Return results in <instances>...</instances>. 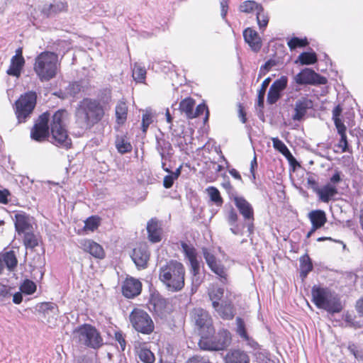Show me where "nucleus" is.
<instances>
[{
	"instance_id": "obj_1",
	"label": "nucleus",
	"mask_w": 363,
	"mask_h": 363,
	"mask_svg": "<svg viewBox=\"0 0 363 363\" xmlns=\"http://www.w3.org/2000/svg\"><path fill=\"white\" fill-rule=\"evenodd\" d=\"M111 96L106 99L86 97L79 102L74 112L75 124L83 130H91L106 116Z\"/></svg>"
},
{
	"instance_id": "obj_2",
	"label": "nucleus",
	"mask_w": 363,
	"mask_h": 363,
	"mask_svg": "<svg viewBox=\"0 0 363 363\" xmlns=\"http://www.w3.org/2000/svg\"><path fill=\"white\" fill-rule=\"evenodd\" d=\"M185 267L178 260L169 259L159 267L158 279L169 291H181L185 286Z\"/></svg>"
},
{
	"instance_id": "obj_3",
	"label": "nucleus",
	"mask_w": 363,
	"mask_h": 363,
	"mask_svg": "<svg viewBox=\"0 0 363 363\" xmlns=\"http://www.w3.org/2000/svg\"><path fill=\"white\" fill-rule=\"evenodd\" d=\"M311 301L319 309L334 314L340 313L343 306L338 295L328 287L314 285L311 289Z\"/></svg>"
},
{
	"instance_id": "obj_4",
	"label": "nucleus",
	"mask_w": 363,
	"mask_h": 363,
	"mask_svg": "<svg viewBox=\"0 0 363 363\" xmlns=\"http://www.w3.org/2000/svg\"><path fill=\"white\" fill-rule=\"evenodd\" d=\"M33 70L40 82H49L58 72V55L50 51L40 52L35 59Z\"/></svg>"
},
{
	"instance_id": "obj_5",
	"label": "nucleus",
	"mask_w": 363,
	"mask_h": 363,
	"mask_svg": "<svg viewBox=\"0 0 363 363\" xmlns=\"http://www.w3.org/2000/svg\"><path fill=\"white\" fill-rule=\"evenodd\" d=\"M73 338L79 343L94 350L100 348L103 345V337L95 326L84 323L73 330Z\"/></svg>"
},
{
	"instance_id": "obj_6",
	"label": "nucleus",
	"mask_w": 363,
	"mask_h": 363,
	"mask_svg": "<svg viewBox=\"0 0 363 363\" xmlns=\"http://www.w3.org/2000/svg\"><path fill=\"white\" fill-rule=\"evenodd\" d=\"M202 334L199 346L203 350L219 351L225 350L232 342V336L227 329L219 330L216 335Z\"/></svg>"
},
{
	"instance_id": "obj_7",
	"label": "nucleus",
	"mask_w": 363,
	"mask_h": 363,
	"mask_svg": "<svg viewBox=\"0 0 363 363\" xmlns=\"http://www.w3.org/2000/svg\"><path fill=\"white\" fill-rule=\"evenodd\" d=\"M37 94L29 91L16 101L13 108L18 123H26L33 113L37 104Z\"/></svg>"
},
{
	"instance_id": "obj_8",
	"label": "nucleus",
	"mask_w": 363,
	"mask_h": 363,
	"mask_svg": "<svg viewBox=\"0 0 363 363\" xmlns=\"http://www.w3.org/2000/svg\"><path fill=\"white\" fill-rule=\"evenodd\" d=\"M132 328L138 333L149 335L155 330V323L150 314L140 308H134L129 314Z\"/></svg>"
},
{
	"instance_id": "obj_9",
	"label": "nucleus",
	"mask_w": 363,
	"mask_h": 363,
	"mask_svg": "<svg viewBox=\"0 0 363 363\" xmlns=\"http://www.w3.org/2000/svg\"><path fill=\"white\" fill-rule=\"evenodd\" d=\"M50 113L47 111L41 113L35 121L30 129V138L38 143H43L50 137L49 121Z\"/></svg>"
},
{
	"instance_id": "obj_10",
	"label": "nucleus",
	"mask_w": 363,
	"mask_h": 363,
	"mask_svg": "<svg viewBox=\"0 0 363 363\" xmlns=\"http://www.w3.org/2000/svg\"><path fill=\"white\" fill-rule=\"evenodd\" d=\"M190 315L201 336L205 333L214 334L215 328L213 319L208 311L201 308H194L191 311Z\"/></svg>"
},
{
	"instance_id": "obj_11",
	"label": "nucleus",
	"mask_w": 363,
	"mask_h": 363,
	"mask_svg": "<svg viewBox=\"0 0 363 363\" xmlns=\"http://www.w3.org/2000/svg\"><path fill=\"white\" fill-rule=\"evenodd\" d=\"M294 82L298 85H324L328 80L312 69L304 68L294 76Z\"/></svg>"
},
{
	"instance_id": "obj_12",
	"label": "nucleus",
	"mask_w": 363,
	"mask_h": 363,
	"mask_svg": "<svg viewBox=\"0 0 363 363\" xmlns=\"http://www.w3.org/2000/svg\"><path fill=\"white\" fill-rule=\"evenodd\" d=\"M233 201L240 213L243 216L247 223L249 233H253L255 213L252 205L242 196H234Z\"/></svg>"
},
{
	"instance_id": "obj_13",
	"label": "nucleus",
	"mask_w": 363,
	"mask_h": 363,
	"mask_svg": "<svg viewBox=\"0 0 363 363\" xmlns=\"http://www.w3.org/2000/svg\"><path fill=\"white\" fill-rule=\"evenodd\" d=\"M203 255L211 270L219 277L222 283H226L228 280L227 269L220 260L217 259L215 255L206 248L203 249Z\"/></svg>"
},
{
	"instance_id": "obj_14",
	"label": "nucleus",
	"mask_w": 363,
	"mask_h": 363,
	"mask_svg": "<svg viewBox=\"0 0 363 363\" xmlns=\"http://www.w3.org/2000/svg\"><path fill=\"white\" fill-rule=\"evenodd\" d=\"M130 257L138 269L147 268L150 257L147 245L145 242L137 244L133 248Z\"/></svg>"
},
{
	"instance_id": "obj_15",
	"label": "nucleus",
	"mask_w": 363,
	"mask_h": 363,
	"mask_svg": "<svg viewBox=\"0 0 363 363\" xmlns=\"http://www.w3.org/2000/svg\"><path fill=\"white\" fill-rule=\"evenodd\" d=\"M133 351L135 355L143 363H154L155 361V356L147 342L143 340L135 341Z\"/></svg>"
},
{
	"instance_id": "obj_16",
	"label": "nucleus",
	"mask_w": 363,
	"mask_h": 363,
	"mask_svg": "<svg viewBox=\"0 0 363 363\" xmlns=\"http://www.w3.org/2000/svg\"><path fill=\"white\" fill-rule=\"evenodd\" d=\"M288 78L286 76H281L276 79L271 85L267 101L269 104H274L281 96V92L287 87Z\"/></svg>"
},
{
	"instance_id": "obj_17",
	"label": "nucleus",
	"mask_w": 363,
	"mask_h": 363,
	"mask_svg": "<svg viewBox=\"0 0 363 363\" xmlns=\"http://www.w3.org/2000/svg\"><path fill=\"white\" fill-rule=\"evenodd\" d=\"M50 142L55 146L69 149L72 147V140L69 137L66 128L50 130Z\"/></svg>"
},
{
	"instance_id": "obj_18",
	"label": "nucleus",
	"mask_w": 363,
	"mask_h": 363,
	"mask_svg": "<svg viewBox=\"0 0 363 363\" xmlns=\"http://www.w3.org/2000/svg\"><path fill=\"white\" fill-rule=\"evenodd\" d=\"M15 230L18 235L33 229L32 218L26 212L20 211L14 216Z\"/></svg>"
},
{
	"instance_id": "obj_19",
	"label": "nucleus",
	"mask_w": 363,
	"mask_h": 363,
	"mask_svg": "<svg viewBox=\"0 0 363 363\" xmlns=\"http://www.w3.org/2000/svg\"><path fill=\"white\" fill-rule=\"evenodd\" d=\"M313 102L308 97H301L298 99L294 104V113L292 115L294 121H301L303 120L308 111L312 108Z\"/></svg>"
},
{
	"instance_id": "obj_20",
	"label": "nucleus",
	"mask_w": 363,
	"mask_h": 363,
	"mask_svg": "<svg viewBox=\"0 0 363 363\" xmlns=\"http://www.w3.org/2000/svg\"><path fill=\"white\" fill-rule=\"evenodd\" d=\"M141 290V282L133 277L126 278L122 286V293L124 296L128 298H133L138 296Z\"/></svg>"
},
{
	"instance_id": "obj_21",
	"label": "nucleus",
	"mask_w": 363,
	"mask_h": 363,
	"mask_svg": "<svg viewBox=\"0 0 363 363\" xmlns=\"http://www.w3.org/2000/svg\"><path fill=\"white\" fill-rule=\"evenodd\" d=\"M80 248L95 258L102 259L105 257V251L103 247L92 240L84 239L82 240Z\"/></svg>"
},
{
	"instance_id": "obj_22",
	"label": "nucleus",
	"mask_w": 363,
	"mask_h": 363,
	"mask_svg": "<svg viewBox=\"0 0 363 363\" xmlns=\"http://www.w3.org/2000/svg\"><path fill=\"white\" fill-rule=\"evenodd\" d=\"M149 307L151 311L158 316H164L167 312V301L162 296L152 295L149 300Z\"/></svg>"
},
{
	"instance_id": "obj_23",
	"label": "nucleus",
	"mask_w": 363,
	"mask_h": 363,
	"mask_svg": "<svg viewBox=\"0 0 363 363\" xmlns=\"http://www.w3.org/2000/svg\"><path fill=\"white\" fill-rule=\"evenodd\" d=\"M243 38L251 50L255 52H259L262 46V41L258 33L252 28H247L243 30Z\"/></svg>"
},
{
	"instance_id": "obj_24",
	"label": "nucleus",
	"mask_w": 363,
	"mask_h": 363,
	"mask_svg": "<svg viewBox=\"0 0 363 363\" xmlns=\"http://www.w3.org/2000/svg\"><path fill=\"white\" fill-rule=\"evenodd\" d=\"M213 308L218 313V315L223 320H233L235 315V308L232 301L225 300L218 303L217 307Z\"/></svg>"
},
{
	"instance_id": "obj_25",
	"label": "nucleus",
	"mask_w": 363,
	"mask_h": 363,
	"mask_svg": "<svg viewBox=\"0 0 363 363\" xmlns=\"http://www.w3.org/2000/svg\"><path fill=\"white\" fill-rule=\"evenodd\" d=\"M147 238L152 243H157L162 240V229L156 218H151L147 224Z\"/></svg>"
},
{
	"instance_id": "obj_26",
	"label": "nucleus",
	"mask_w": 363,
	"mask_h": 363,
	"mask_svg": "<svg viewBox=\"0 0 363 363\" xmlns=\"http://www.w3.org/2000/svg\"><path fill=\"white\" fill-rule=\"evenodd\" d=\"M69 117V112L65 109L61 108L56 111L52 116L49 121L50 130L55 128H66V122Z\"/></svg>"
},
{
	"instance_id": "obj_27",
	"label": "nucleus",
	"mask_w": 363,
	"mask_h": 363,
	"mask_svg": "<svg viewBox=\"0 0 363 363\" xmlns=\"http://www.w3.org/2000/svg\"><path fill=\"white\" fill-rule=\"evenodd\" d=\"M68 11V3L66 1L55 0L48 6H45L42 13L47 17L55 16L62 12Z\"/></svg>"
},
{
	"instance_id": "obj_28",
	"label": "nucleus",
	"mask_w": 363,
	"mask_h": 363,
	"mask_svg": "<svg viewBox=\"0 0 363 363\" xmlns=\"http://www.w3.org/2000/svg\"><path fill=\"white\" fill-rule=\"evenodd\" d=\"M225 363H250L248 354L238 349L230 350L225 355Z\"/></svg>"
},
{
	"instance_id": "obj_29",
	"label": "nucleus",
	"mask_w": 363,
	"mask_h": 363,
	"mask_svg": "<svg viewBox=\"0 0 363 363\" xmlns=\"http://www.w3.org/2000/svg\"><path fill=\"white\" fill-rule=\"evenodd\" d=\"M128 107L123 99L118 101L115 108L116 123L120 127L123 125L128 118Z\"/></svg>"
},
{
	"instance_id": "obj_30",
	"label": "nucleus",
	"mask_w": 363,
	"mask_h": 363,
	"mask_svg": "<svg viewBox=\"0 0 363 363\" xmlns=\"http://www.w3.org/2000/svg\"><path fill=\"white\" fill-rule=\"evenodd\" d=\"M308 217L314 229L322 228L327 222L326 213L323 210L311 211L308 213Z\"/></svg>"
},
{
	"instance_id": "obj_31",
	"label": "nucleus",
	"mask_w": 363,
	"mask_h": 363,
	"mask_svg": "<svg viewBox=\"0 0 363 363\" xmlns=\"http://www.w3.org/2000/svg\"><path fill=\"white\" fill-rule=\"evenodd\" d=\"M207 294L209 299L211 301L212 307H217L218 303L223 298L224 294V289L219 286L218 284H211L208 289Z\"/></svg>"
},
{
	"instance_id": "obj_32",
	"label": "nucleus",
	"mask_w": 363,
	"mask_h": 363,
	"mask_svg": "<svg viewBox=\"0 0 363 363\" xmlns=\"http://www.w3.org/2000/svg\"><path fill=\"white\" fill-rule=\"evenodd\" d=\"M337 194V187L331 185V184H327L322 188L317 189V194L319 199L324 203H328Z\"/></svg>"
},
{
	"instance_id": "obj_33",
	"label": "nucleus",
	"mask_w": 363,
	"mask_h": 363,
	"mask_svg": "<svg viewBox=\"0 0 363 363\" xmlns=\"http://www.w3.org/2000/svg\"><path fill=\"white\" fill-rule=\"evenodd\" d=\"M23 244L26 249L33 250L38 246L40 238L39 236L35 233L34 229L22 233Z\"/></svg>"
},
{
	"instance_id": "obj_34",
	"label": "nucleus",
	"mask_w": 363,
	"mask_h": 363,
	"mask_svg": "<svg viewBox=\"0 0 363 363\" xmlns=\"http://www.w3.org/2000/svg\"><path fill=\"white\" fill-rule=\"evenodd\" d=\"M195 104L196 101L193 98L190 96L186 97L179 102V110L182 113H184L188 119H191Z\"/></svg>"
},
{
	"instance_id": "obj_35",
	"label": "nucleus",
	"mask_w": 363,
	"mask_h": 363,
	"mask_svg": "<svg viewBox=\"0 0 363 363\" xmlns=\"http://www.w3.org/2000/svg\"><path fill=\"white\" fill-rule=\"evenodd\" d=\"M25 64V60L12 57L11 64L6 71L8 75L19 77Z\"/></svg>"
},
{
	"instance_id": "obj_36",
	"label": "nucleus",
	"mask_w": 363,
	"mask_h": 363,
	"mask_svg": "<svg viewBox=\"0 0 363 363\" xmlns=\"http://www.w3.org/2000/svg\"><path fill=\"white\" fill-rule=\"evenodd\" d=\"M300 277L302 280H304L309 272H311L313 269V263L311 259L310 258L308 254H305L300 257Z\"/></svg>"
},
{
	"instance_id": "obj_37",
	"label": "nucleus",
	"mask_w": 363,
	"mask_h": 363,
	"mask_svg": "<svg viewBox=\"0 0 363 363\" xmlns=\"http://www.w3.org/2000/svg\"><path fill=\"white\" fill-rule=\"evenodd\" d=\"M3 264H5L6 268L10 271H13L18 264V259L16 255L13 250L6 252L1 255Z\"/></svg>"
},
{
	"instance_id": "obj_38",
	"label": "nucleus",
	"mask_w": 363,
	"mask_h": 363,
	"mask_svg": "<svg viewBox=\"0 0 363 363\" xmlns=\"http://www.w3.org/2000/svg\"><path fill=\"white\" fill-rule=\"evenodd\" d=\"M116 147L121 154L130 152L133 150L131 143L128 140L126 135L117 136L115 141Z\"/></svg>"
},
{
	"instance_id": "obj_39",
	"label": "nucleus",
	"mask_w": 363,
	"mask_h": 363,
	"mask_svg": "<svg viewBox=\"0 0 363 363\" xmlns=\"http://www.w3.org/2000/svg\"><path fill=\"white\" fill-rule=\"evenodd\" d=\"M263 10V6L253 0H247L242 2L239 6V11L245 13Z\"/></svg>"
},
{
	"instance_id": "obj_40",
	"label": "nucleus",
	"mask_w": 363,
	"mask_h": 363,
	"mask_svg": "<svg viewBox=\"0 0 363 363\" xmlns=\"http://www.w3.org/2000/svg\"><path fill=\"white\" fill-rule=\"evenodd\" d=\"M337 133L340 135V138L339 140L337 147L341 149L342 152H346L349 151V144L347 141V137L346 134L347 128L345 125L337 127Z\"/></svg>"
},
{
	"instance_id": "obj_41",
	"label": "nucleus",
	"mask_w": 363,
	"mask_h": 363,
	"mask_svg": "<svg viewBox=\"0 0 363 363\" xmlns=\"http://www.w3.org/2000/svg\"><path fill=\"white\" fill-rule=\"evenodd\" d=\"M206 191L210 197L211 201H212L216 206H222L223 203V199L220 195V191L216 187L208 186Z\"/></svg>"
},
{
	"instance_id": "obj_42",
	"label": "nucleus",
	"mask_w": 363,
	"mask_h": 363,
	"mask_svg": "<svg viewBox=\"0 0 363 363\" xmlns=\"http://www.w3.org/2000/svg\"><path fill=\"white\" fill-rule=\"evenodd\" d=\"M101 223V218L98 216H91L86 219L84 221V225L83 228V230L85 232L95 231Z\"/></svg>"
},
{
	"instance_id": "obj_43",
	"label": "nucleus",
	"mask_w": 363,
	"mask_h": 363,
	"mask_svg": "<svg viewBox=\"0 0 363 363\" xmlns=\"http://www.w3.org/2000/svg\"><path fill=\"white\" fill-rule=\"evenodd\" d=\"M318 61L317 55L315 52H303L301 53L296 60V63L299 62L303 65H313Z\"/></svg>"
},
{
	"instance_id": "obj_44",
	"label": "nucleus",
	"mask_w": 363,
	"mask_h": 363,
	"mask_svg": "<svg viewBox=\"0 0 363 363\" xmlns=\"http://www.w3.org/2000/svg\"><path fill=\"white\" fill-rule=\"evenodd\" d=\"M180 245L183 253L189 261L197 258V252L193 245L187 244L183 241L181 242Z\"/></svg>"
},
{
	"instance_id": "obj_45",
	"label": "nucleus",
	"mask_w": 363,
	"mask_h": 363,
	"mask_svg": "<svg viewBox=\"0 0 363 363\" xmlns=\"http://www.w3.org/2000/svg\"><path fill=\"white\" fill-rule=\"evenodd\" d=\"M37 289V286L35 283L28 279L23 280L22 284L20 286V290L21 293L26 295H32L33 294Z\"/></svg>"
},
{
	"instance_id": "obj_46",
	"label": "nucleus",
	"mask_w": 363,
	"mask_h": 363,
	"mask_svg": "<svg viewBox=\"0 0 363 363\" xmlns=\"http://www.w3.org/2000/svg\"><path fill=\"white\" fill-rule=\"evenodd\" d=\"M146 74L147 72L145 67L138 65H134L132 76L135 81L139 83L144 82L146 79Z\"/></svg>"
},
{
	"instance_id": "obj_47",
	"label": "nucleus",
	"mask_w": 363,
	"mask_h": 363,
	"mask_svg": "<svg viewBox=\"0 0 363 363\" xmlns=\"http://www.w3.org/2000/svg\"><path fill=\"white\" fill-rule=\"evenodd\" d=\"M287 45L290 50H295L297 48H304L308 45L306 38H299L298 37L291 38L288 42Z\"/></svg>"
},
{
	"instance_id": "obj_48",
	"label": "nucleus",
	"mask_w": 363,
	"mask_h": 363,
	"mask_svg": "<svg viewBox=\"0 0 363 363\" xmlns=\"http://www.w3.org/2000/svg\"><path fill=\"white\" fill-rule=\"evenodd\" d=\"M271 82V78L267 77L266 78L262 83L261 87L258 91V96H257V105L259 107L264 106V95L266 90Z\"/></svg>"
},
{
	"instance_id": "obj_49",
	"label": "nucleus",
	"mask_w": 363,
	"mask_h": 363,
	"mask_svg": "<svg viewBox=\"0 0 363 363\" xmlns=\"http://www.w3.org/2000/svg\"><path fill=\"white\" fill-rule=\"evenodd\" d=\"M236 324H237V329L236 333L237 334L244 340H249V335L247 334L245 323L242 318L240 317H238L236 318Z\"/></svg>"
},
{
	"instance_id": "obj_50",
	"label": "nucleus",
	"mask_w": 363,
	"mask_h": 363,
	"mask_svg": "<svg viewBox=\"0 0 363 363\" xmlns=\"http://www.w3.org/2000/svg\"><path fill=\"white\" fill-rule=\"evenodd\" d=\"M272 140L275 150L281 152L284 157H291L290 150L281 140L277 138H274Z\"/></svg>"
},
{
	"instance_id": "obj_51",
	"label": "nucleus",
	"mask_w": 363,
	"mask_h": 363,
	"mask_svg": "<svg viewBox=\"0 0 363 363\" xmlns=\"http://www.w3.org/2000/svg\"><path fill=\"white\" fill-rule=\"evenodd\" d=\"M342 112V106L338 104L333 110V120L335 128L345 125L340 118Z\"/></svg>"
},
{
	"instance_id": "obj_52",
	"label": "nucleus",
	"mask_w": 363,
	"mask_h": 363,
	"mask_svg": "<svg viewBox=\"0 0 363 363\" xmlns=\"http://www.w3.org/2000/svg\"><path fill=\"white\" fill-rule=\"evenodd\" d=\"M277 65L276 62L273 60H267L259 68L257 80L261 79L263 76L266 75L271 69Z\"/></svg>"
},
{
	"instance_id": "obj_53",
	"label": "nucleus",
	"mask_w": 363,
	"mask_h": 363,
	"mask_svg": "<svg viewBox=\"0 0 363 363\" xmlns=\"http://www.w3.org/2000/svg\"><path fill=\"white\" fill-rule=\"evenodd\" d=\"M153 116L150 112H146L143 115L141 128L143 134H146L150 125L153 122Z\"/></svg>"
},
{
	"instance_id": "obj_54",
	"label": "nucleus",
	"mask_w": 363,
	"mask_h": 363,
	"mask_svg": "<svg viewBox=\"0 0 363 363\" xmlns=\"http://www.w3.org/2000/svg\"><path fill=\"white\" fill-rule=\"evenodd\" d=\"M204 112H206L205 121H207L209 117V111L207 106L205 104H200L196 107V109H194L193 116H191V119L199 117L202 115Z\"/></svg>"
},
{
	"instance_id": "obj_55",
	"label": "nucleus",
	"mask_w": 363,
	"mask_h": 363,
	"mask_svg": "<svg viewBox=\"0 0 363 363\" xmlns=\"http://www.w3.org/2000/svg\"><path fill=\"white\" fill-rule=\"evenodd\" d=\"M257 21L260 29H264L269 23V17L264 13V9L257 11Z\"/></svg>"
},
{
	"instance_id": "obj_56",
	"label": "nucleus",
	"mask_w": 363,
	"mask_h": 363,
	"mask_svg": "<svg viewBox=\"0 0 363 363\" xmlns=\"http://www.w3.org/2000/svg\"><path fill=\"white\" fill-rule=\"evenodd\" d=\"M347 349L356 359L363 361V351L359 350L355 344H349Z\"/></svg>"
},
{
	"instance_id": "obj_57",
	"label": "nucleus",
	"mask_w": 363,
	"mask_h": 363,
	"mask_svg": "<svg viewBox=\"0 0 363 363\" xmlns=\"http://www.w3.org/2000/svg\"><path fill=\"white\" fill-rule=\"evenodd\" d=\"M114 338L116 341H117L120 345L121 350L124 351L126 347V341L125 339V335L123 333V332L116 331L114 334Z\"/></svg>"
},
{
	"instance_id": "obj_58",
	"label": "nucleus",
	"mask_w": 363,
	"mask_h": 363,
	"mask_svg": "<svg viewBox=\"0 0 363 363\" xmlns=\"http://www.w3.org/2000/svg\"><path fill=\"white\" fill-rule=\"evenodd\" d=\"M186 363H211L208 358L200 355H194L188 359Z\"/></svg>"
},
{
	"instance_id": "obj_59",
	"label": "nucleus",
	"mask_w": 363,
	"mask_h": 363,
	"mask_svg": "<svg viewBox=\"0 0 363 363\" xmlns=\"http://www.w3.org/2000/svg\"><path fill=\"white\" fill-rule=\"evenodd\" d=\"M238 220V215L236 211L232 208L229 211L228 214V221L231 225H235L237 221Z\"/></svg>"
},
{
	"instance_id": "obj_60",
	"label": "nucleus",
	"mask_w": 363,
	"mask_h": 363,
	"mask_svg": "<svg viewBox=\"0 0 363 363\" xmlns=\"http://www.w3.org/2000/svg\"><path fill=\"white\" fill-rule=\"evenodd\" d=\"M11 195L7 189H0V203L7 204L9 203V196Z\"/></svg>"
},
{
	"instance_id": "obj_61",
	"label": "nucleus",
	"mask_w": 363,
	"mask_h": 363,
	"mask_svg": "<svg viewBox=\"0 0 363 363\" xmlns=\"http://www.w3.org/2000/svg\"><path fill=\"white\" fill-rule=\"evenodd\" d=\"M174 180H176V179L172 174L166 175L163 179L164 187L166 189L171 188L174 184Z\"/></svg>"
},
{
	"instance_id": "obj_62",
	"label": "nucleus",
	"mask_w": 363,
	"mask_h": 363,
	"mask_svg": "<svg viewBox=\"0 0 363 363\" xmlns=\"http://www.w3.org/2000/svg\"><path fill=\"white\" fill-rule=\"evenodd\" d=\"M342 181L341 172L338 170H335L333 175L330 179V183L331 185H335L340 183Z\"/></svg>"
},
{
	"instance_id": "obj_63",
	"label": "nucleus",
	"mask_w": 363,
	"mask_h": 363,
	"mask_svg": "<svg viewBox=\"0 0 363 363\" xmlns=\"http://www.w3.org/2000/svg\"><path fill=\"white\" fill-rule=\"evenodd\" d=\"M238 116L242 123H245L247 122L246 112L244 106L241 104H238Z\"/></svg>"
},
{
	"instance_id": "obj_64",
	"label": "nucleus",
	"mask_w": 363,
	"mask_h": 363,
	"mask_svg": "<svg viewBox=\"0 0 363 363\" xmlns=\"http://www.w3.org/2000/svg\"><path fill=\"white\" fill-rule=\"evenodd\" d=\"M355 310L359 316L363 317V296L356 301Z\"/></svg>"
}]
</instances>
